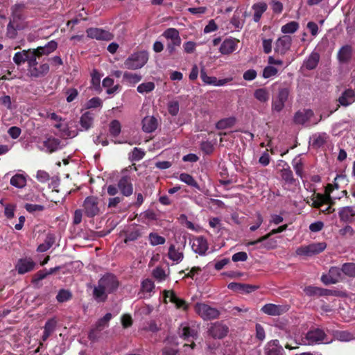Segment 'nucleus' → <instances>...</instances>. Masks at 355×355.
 <instances>
[{"label":"nucleus","mask_w":355,"mask_h":355,"mask_svg":"<svg viewBox=\"0 0 355 355\" xmlns=\"http://www.w3.org/2000/svg\"><path fill=\"white\" fill-rule=\"evenodd\" d=\"M119 285L116 276L107 273L98 280V285L94 288L93 296L98 302H105L107 298V294L114 292Z\"/></svg>","instance_id":"1"},{"label":"nucleus","mask_w":355,"mask_h":355,"mask_svg":"<svg viewBox=\"0 0 355 355\" xmlns=\"http://www.w3.org/2000/svg\"><path fill=\"white\" fill-rule=\"evenodd\" d=\"M162 36L168 40L166 52L167 55L170 57L175 53L176 48L181 44L182 40L179 31L175 28H169L163 33Z\"/></svg>","instance_id":"2"},{"label":"nucleus","mask_w":355,"mask_h":355,"mask_svg":"<svg viewBox=\"0 0 355 355\" xmlns=\"http://www.w3.org/2000/svg\"><path fill=\"white\" fill-rule=\"evenodd\" d=\"M148 60V53L142 51L131 54L124 62V67L135 70L143 67Z\"/></svg>","instance_id":"3"},{"label":"nucleus","mask_w":355,"mask_h":355,"mask_svg":"<svg viewBox=\"0 0 355 355\" xmlns=\"http://www.w3.org/2000/svg\"><path fill=\"white\" fill-rule=\"evenodd\" d=\"M289 95L290 89L288 87L279 88L277 95L272 100V112H280L284 108L285 103L288 100Z\"/></svg>","instance_id":"4"},{"label":"nucleus","mask_w":355,"mask_h":355,"mask_svg":"<svg viewBox=\"0 0 355 355\" xmlns=\"http://www.w3.org/2000/svg\"><path fill=\"white\" fill-rule=\"evenodd\" d=\"M195 311L204 320L216 319L220 314L217 309L205 303H197L195 305Z\"/></svg>","instance_id":"5"},{"label":"nucleus","mask_w":355,"mask_h":355,"mask_svg":"<svg viewBox=\"0 0 355 355\" xmlns=\"http://www.w3.org/2000/svg\"><path fill=\"white\" fill-rule=\"evenodd\" d=\"M112 317V314L107 313L103 318L98 319L94 327L89 332L88 338L93 342L96 341L99 338L98 333L108 327Z\"/></svg>","instance_id":"6"},{"label":"nucleus","mask_w":355,"mask_h":355,"mask_svg":"<svg viewBox=\"0 0 355 355\" xmlns=\"http://www.w3.org/2000/svg\"><path fill=\"white\" fill-rule=\"evenodd\" d=\"M98 198L95 196L87 197L83 205V211L85 214L89 218L94 217L99 214L100 207Z\"/></svg>","instance_id":"7"},{"label":"nucleus","mask_w":355,"mask_h":355,"mask_svg":"<svg viewBox=\"0 0 355 355\" xmlns=\"http://www.w3.org/2000/svg\"><path fill=\"white\" fill-rule=\"evenodd\" d=\"M326 247L327 245L324 242L313 243L308 245H304L298 248L296 250V253L298 255L311 257L322 252Z\"/></svg>","instance_id":"8"},{"label":"nucleus","mask_w":355,"mask_h":355,"mask_svg":"<svg viewBox=\"0 0 355 355\" xmlns=\"http://www.w3.org/2000/svg\"><path fill=\"white\" fill-rule=\"evenodd\" d=\"M127 171V169H125L122 171V175L117 183L120 192L123 196L126 197L130 196L133 193L132 179L130 175L126 174Z\"/></svg>","instance_id":"9"},{"label":"nucleus","mask_w":355,"mask_h":355,"mask_svg":"<svg viewBox=\"0 0 355 355\" xmlns=\"http://www.w3.org/2000/svg\"><path fill=\"white\" fill-rule=\"evenodd\" d=\"M178 334L184 340L196 338L198 336V327L193 323L183 322L179 327Z\"/></svg>","instance_id":"10"},{"label":"nucleus","mask_w":355,"mask_h":355,"mask_svg":"<svg viewBox=\"0 0 355 355\" xmlns=\"http://www.w3.org/2000/svg\"><path fill=\"white\" fill-rule=\"evenodd\" d=\"M342 270L338 267H331L328 274L322 275L321 281L325 285L334 284L339 282L342 279Z\"/></svg>","instance_id":"11"},{"label":"nucleus","mask_w":355,"mask_h":355,"mask_svg":"<svg viewBox=\"0 0 355 355\" xmlns=\"http://www.w3.org/2000/svg\"><path fill=\"white\" fill-rule=\"evenodd\" d=\"M229 328L221 322L212 323L209 329V334L214 338L221 339L227 336Z\"/></svg>","instance_id":"12"},{"label":"nucleus","mask_w":355,"mask_h":355,"mask_svg":"<svg viewBox=\"0 0 355 355\" xmlns=\"http://www.w3.org/2000/svg\"><path fill=\"white\" fill-rule=\"evenodd\" d=\"M288 310L287 305H277L274 304H266L261 308V311L264 313L277 316L286 313Z\"/></svg>","instance_id":"13"},{"label":"nucleus","mask_w":355,"mask_h":355,"mask_svg":"<svg viewBox=\"0 0 355 355\" xmlns=\"http://www.w3.org/2000/svg\"><path fill=\"white\" fill-rule=\"evenodd\" d=\"M36 263L31 258L20 259L15 265V270L23 275L33 270Z\"/></svg>","instance_id":"14"},{"label":"nucleus","mask_w":355,"mask_h":355,"mask_svg":"<svg viewBox=\"0 0 355 355\" xmlns=\"http://www.w3.org/2000/svg\"><path fill=\"white\" fill-rule=\"evenodd\" d=\"M292 39L291 36L284 35L280 37L275 43V52L284 55L291 46Z\"/></svg>","instance_id":"15"},{"label":"nucleus","mask_w":355,"mask_h":355,"mask_svg":"<svg viewBox=\"0 0 355 355\" xmlns=\"http://www.w3.org/2000/svg\"><path fill=\"white\" fill-rule=\"evenodd\" d=\"M265 355H284V350L277 339L269 341L264 348Z\"/></svg>","instance_id":"16"},{"label":"nucleus","mask_w":355,"mask_h":355,"mask_svg":"<svg viewBox=\"0 0 355 355\" xmlns=\"http://www.w3.org/2000/svg\"><path fill=\"white\" fill-rule=\"evenodd\" d=\"M191 248L194 252L204 255L208 250V243L206 239L198 236L193 239Z\"/></svg>","instance_id":"17"},{"label":"nucleus","mask_w":355,"mask_h":355,"mask_svg":"<svg viewBox=\"0 0 355 355\" xmlns=\"http://www.w3.org/2000/svg\"><path fill=\"white\" fill-rule=\"evenodd\" d=\"M339 105L337 107L340 105L343 107H347L352 105L355 101V91L352 89H345L338 98ZM338 108H336L337 110Z\"/></svg>","instance_id":"18"},{"label":"nucleus","mask_w":355,"mask_h":355,"mask_svg":"<svg viewBox=\"0 0 355 355\" xmlns=\"http://www.w3.org/2000/svg\"><path fill=\"white\" fill-rule=\"evenodd\" d=\"M239 40L234 38L225 40L219 49L220 52L224 55H228L236 51Z\"/></svg>","instance_id":"19"},{"label":"nucleus","mask_w":355,"mask_h":355,"mask_svg":"<svg viewBox=\"0 0 355 355\" xmlns=\"http://www.w3.org/2000/svg\"><path fill=\"white\" fill-rule=\"evenodd\" d=\"M164 298H168L169 301L173 303L178 309H182L187 310L188 304L187 302L178 297L176 296L175 293L173 291H164Z\"/></svg>","instance_id":"20"},{"label":"nucleus","mask_w":355,"mask_h":355,"mask_svg":"<svg viewBox=\"0 0 355 355\" xmlns=\"http://www.w3.org/2000/svg\"><path fill=\"white\" fill-rule=\"evenodd\" d=\"M26 9V5L23 3H15L13 5L11 10V17L10 20L15 22H20L24 19L23 12Z\"/></svg>","instance_id":"21"},{"label":"nucleus","mask_w":355,"mask_h":355,"mask_svg":"<svg viewBox=\"0 0 355 355\" xmlns=\"http://www.w3.org/2000/svg\"><path fill=\"white\" fill-rule=\"evenodd\" d=\"M49 71V65L47 63L41 64L40 66L35 65L31 69H28V75L33 78H40L46 76Z\"/></svg>","instance_id":"22"},{"label":"nucleus","mask_w":355,"mask_h":355,"mask_svg":"<svg viewBox=\"0 0 355 355\" xmlns=\"http://www.w3.org/2000/svg\"><path fill=\"white\" fill-rule=\"evenodd\" d=\"M325 337L324 332L319 329L308 331L306 335V339L309 345H313L323 341Z\"/></svg>","instance_id":"23"},{"label":"nucleus","mask_w":355,"mask_h":355,"mask_svg":"<svg viewBox=\"0 0 355 355\" xmlns=\"http://www.w3.org/2000/svg\"><path fill=\"white\" fill-rule=\"evenodd\" d=\"M320 55L319 53L313 51L303 62L302 67L307 70L315 69L319 63Z\"/></svg>","instance_id":"24"},{"label":"nucleus","mask_w":355,"mask_h":355,"mask_svg":"<svg viewBox=\"0 0 355 355\" xmlns=\"http://www.w3.org/2000/svg\"><path fill=\"white\" fill-rule=\"evenodd\" d=\"M200 78L205 84L214 86H221L227 82L226 79L218 80L214 76H207L204 67L200 70Z\"/></svg>","instance_id":"25"},{"label":"nucleus","mask_w":355,"mask_h":355,"mask_svg":"<svg viewBox=\"0 0 355 355\" xmlns=\"http://www.w3.org/2000/svg\"><path fill=\"white\" fill-rule=\"evenodd\" d=\"M313 116V112L311 110H303L302 111H297L295 114L293 121L296 124L303 125Z\"/></svg>","instance_id":"26"},{"label":"nucleus","mask_w":355,"mask_h":355,"mask_svg":"<svg viewBox=\"0 0 355 355\" xmlns=\"http://www.w3.org/2000/svg\"><path fill=\"white\" fill-rule=\"evenodd\" d=\"M57 320L55 318L49 319L44 327V333L42 336V340L46 341L48 338L54 332L57 326Z\"/></svg>","instance_id":"27"},{"label":"nucleus","mask_w":355,"mask_h":355,"mask_svg":"<svg viewBox=\"0 0 355 355\" xmlns=\"http://www.w3.org/2000/svg\"><path fill=\"white\" fill-rule=\"evenodd\" d=\"M58 46V44L54 40H51L49 42L44 46H39L37 49H34L33 50L37 54L38 57H42V55H47L49 53L54 51Z\"/></svg>","instance_id":"28"},{"label":"nucleus","mask_w":355,"mask_h":355,"mask_svg":"<svg viewBox=\"0 0 355 355\" xmlns=\"http://www.w3.org/2000/svg\"><path fill=\"white\" fill-rule=\"evenodd\" d=\"M157 127V120L154 116H146L142 121V129L144 132L150 133Z\"/></svg>","instance_id":"29"},{"label":"nucleus","mask_w":355,"mask_h":355,"mask_svg":"<svg viewBox=\"0 0 355 355\" xmlns=\"http://www.w3.org/2000/svg\"><path fill=\"white\" fill-rule=\"evenodd\" d=\"M352 48L349 45L343 46L338 52L340 62L347 63L352 58Z\"/></svg>","instance_id":"30"},{"label":"nucleus","mask_w":355,"mask_h":355,"mask_svg":"<svg viewBox=\"0 0 355 355\" xmlns=\"http://www.w3.org/2000/svg\"><path fill=\"white\" fill-rule=\"evenodd\" d=\"M23 28L24 26L20 22L10 20L7 26L6 35L10 39H14L17 35V31Z\"/></svg>","instance_id":"31"},{"label":"nucleus","mask_w":355,"mask_h":355,"mask_svg":"<svg viewBox=\"0 0 355 355\" xmlns=\"http://www.w3.org/2000/svg\"><path fill=\"white\" fill-rule=\"evenodd\" d=\"M340 220L344 222H351L355 216V209L353 207H344L339 211Z\"/></svg>","instance_id":"32"},{"label":"nucleus","mask_w":355,"mask_h":355,"mask_svg":"<svg viewBox=\"0 0 355 355\" xmlns=\"http://www.w3.org/2000/svg\"><path fill=\"white\" fill-rule=\"evenodd\" d=\"M245 23V15L241 10H236L232 18L231 19V24L236 29H241Z\"/></svg>","instance_id":"33"},{"label":"nucleus","mask_w":355,"mask_h":355,"mask_svg":"<svg viewBox=\"0 0 355 355\" xmlns=\"http://www.w3.org/2000/svg\"><path fill=\"white\" fill-rule=\"evenodd\" d=\"M94 121V114L90 112H86L83 114H82L80 119V124L81 125V130H89Z\"/></svg>","instance_id":"34"},{"label":"nucleus","mask_w":355,"mask_h":355,"mask_svg":"<svg viewBox=\"0 0 355 355\" xmlns=\"http://www.w3.org/2000/svg\"><path fill=\"white\" fill-rule=\"evenodd\" d=\"M280 173L282 180L285 181L286 183L288 184H295V180L293 177V172L287 163H284V166L281 170Z\"/></svg>","instance_id":"35"},{"label":"nucleus","mask_w":355,"mask_h":355,"mask_svg":"<svg viewBox=\"0 0 355 355\" xmlns=\"http://www.w3.org/2000/svg\"><path fill=\"white\" fill-rule=\"evenodd\" d=\"M287 227H288L287 225H282V226L279 227L277 229H274L270 233L267 234L266 235H265V236H263L262 237H260L259 239H258L257 240L252 241H250V242L247 243L246 245L247 246H250V245H257V244H259V243L263 242V241L267 240L268 239H269V237L270 236H272V235H273L275 234L282 232L283 231H284L287 228Z\"/></svg>","instance_id":"36"},{"label":"nucleus","mask_w":355,"mask_h":355,"mask_svg":"<svg viewBox=\"0 0 355 355\" xmlns=\"http://www.w3.org/2000/svg\"><path fill=\"white\" fill-rule=\"evenodd\" d=\"M254 10L253 19L255 22L259 21L261 15L267 10V4L264 2H259L252 6Z\"/></svg>","instance_id":"37"},{"label":"nucleus","mask_w":355,"mask_h":355,"mask_svg":"<svg viewBox=\"0 0 355 355\" xmlns=\"http://www.w3.org/2000/svg\"><path fill=\"white\" fill-rule=\"evenodd\" d=\"M55 236L53 234H48L45 238L44 243L40 244L37 250L40 252H44L48 250L55 243Z\"/></svg>","instance_id":"38"},{"label":"nucleus","mask_w":355,"mask_h":355,"mask_svg":"<svg viewBox=\"0 0 355 355\" xmlns=\"http://www.w3.org/2000/svg\"><path fill=\"white\" fill-rule=\"evenodd\" d=\"M168 257L171 260L179 263L183 259L184 254L182 252L177 250L174 245H171L168 248Z\"/></svg>","instance_id":"39"},{"label":"nucleus","mask_w":355,"mask_h":355,"mask_svg":"<svg viewBox=\"0 0 355 355\" xmlns=\"http://www.w3.org/2000/svg\"><path fill=\"white\" fill-rule=\"evenodd\" d=\"M60 139L54 137H49L44 141V146L46 148L48 152L53 153L60 148Z\"/></svg>","instance_id":"40"},{"label":"nucleus","mask_w":355,"mask_h":355,"mask_svg":"<svg viewBox=\"0 0 355 355\" xmlns=\"http://www.w3.org/2000/svg\"><path fill=\"white\" fill-rule=\"evenodd\" d=\"M331 197L329 195L324 196L318 193L315 198L312 199V206L315 208H321L323 205L329 203Z\"/></svg>","instance_id":"41"},{"label":"nucleus","mask_w":355,"mask_h":355,"mask_svg":"<svg viewBox=\"0 0 355 355\" xmlns=\"http://www.w3.org/2000/svg\"><path fill=\"white\" fill-rule=\"evenodd\" d=\"M180 180L189 186L193 187L198 190H200V187L195 179L189 174L182 173L180 175Z\"/></svg>","instance_id":"42"},{"label":"nucleus","mask_w":355,"mask_h":355,"mask_svg":"<svg viewBox=\"0 0 355 355\" xmlns=\"http://www.w3.org/2000/svg\"><path fill=\"white\" fill-rule=\"evenodd\" d=\"M123 81L128 84L135 85L141 80V76L137 73L125 72L123 75Z\"/></svg>","instance_id":"43"},{"label":"nucleus","mask_w":355,"mask_h":355,"mask_svg":"<svg viewBox=\"0 0 355 355\" xmlns=\"http://www.w3.org/2000/svg\"><path fill=\"white\" fill-rule=\"evenodd\" d=\"M254 96L259 101L266 103L269 100L270 94L266 88H260L255 90Z\"/></svg>","instance_id":"44"},{"label":"nucleus","mask_w":355,"mask_h":355,"mask_svg":"<svg viewBox=\"0 0 355 355\" xmlns=\"http://www.w3.org/2000/svg\"><path fill=\"white\" fill-rule=\"evenodd\" d=\"M327 139V135L325 133L313 135L311 137L313 146L320 148L326 143Z\"/></svg>","instance_id":"45"},{"label":"nucleus","mask_w":355,"mask_h":355,"mask_svg":"<svg viewBox=\"0 0 355 355\" xmlns=\"http://www.w3.org/2000/svg\"><path fill=\"white\" fill-rule=\"evenodd\" d=\"M10 184L17 188H23L26 186V180L21 174H17L10 179Z\"/></svg>","instance_id":"46"},{"label":"nucleus","mask_w":355,"mask_h":355,"mask_svg":"<svg viewBox=\"0 0 355 355\" xmlns=\"http://www.w3.org/2000/svg\"><path fill=\"white\" fill-rule=\"evenodd\" d=\"M141 236V232L139 229L133 228L125 233V238L124 243H127L129 241H135Z\"/></svg>","instance_id":"47"},{"label":"nucleus","mask_w":355,"mask_h":355,"mask_svg":"<svg viewBox=\"0 0 355 355\" xmlns=\"http://www.w3.org/2000/svg\"><path fill=\"white\" fill-rule=\"evenodd\" d=\"M157 219V214L153 210L148 209L139 214V220L142 223H147V221L156 220Z\"/></svg>","instance_id":"48"},{"label":"nucleus","mask_w":355,"mask_h":355,"mask_svg":"<svg viewBox=\"0 0 355 355\" xmlns=\"http://www.w3.org/2000/svg\"><path fill=\"white\" fill-rule=\"evenodd\" d=\"M299 28V24L297 21H291L281 28V31L284 34L294 33Z\"/></svg>","instance_id":"49"},{"label":"nucleus","mask_w":355,"mask_h":355,"mask_svg":"<svg viewBox=\"0 0 355 355\" xmlns=\"http://www.w3.org/2000/svg\"><path fill=\"white\" fill-rule=\"evenodd\" d=\"M28 53V50H23L22 51L17 52L13 57L14 62L17 65H21L27 62Z\"/></svg>","instance_id":"50"},{"label":"nucleus","mask_w":355,"mask_h":355,"mask_svg":"<svg viewBox=\"0 0 355 355\" xmlns=\"http://www.w3.org/2000/svg\"><path fill=\"white\" fill-rule=\"evenodd\" d=\"M149 242L151 245L155 246L162 245L166 242L164 237L158 235L157 233L151 232L148 235Z\"/></svg>","instance_id":"51"},{"label":"nucleus","mask_w":355,"mask_h":355,"mask_svg":"<svg viewBox=\"0 0 355 355\" xmlns=\"http://www.w3.org/2000/svg\"><path fill=\"white\" fill-rule=\"evenodd\" d=\"M343 273L350 277H355V263H345L342 266Z\"/></svg>","instance_id":"52"},{"label":"nucleus","mask_w":355,"mask_h":355,"mask_svg":"<svg viewBox=\"0 0 355 355\" xmlns=\"http://www.w3.org/2000/svg\"><path fill=\"white\" fill-rule=\"evenodd\" d=\"M37 58H39V57L33 49H28V57H27L28 69H31L33 67L37 65V64H38V62H37Z\"/></svg>","instance_id":"53"},{"label":"nucleus","mask_w":355,"mask_h":355,"mask_svg":"<svg viewBox=\"0 0 355 355\" xmlns=\"http://www.w3.org/2000/svg\"><path fill=\"white\" fill-rule=\"evenodd\" d=\"M293 167L297 176L303 178V163L301 159L295 158L292 162Z\"/></svg>","instance_id":"54"},{"label":"nucleus","mask_w":355,"mask_h":355,"mask_svg":"<svg viewBox=\"0 0 355 355\" xmlns=\"http://www.w3.org/2000/svg\"><path fill=\"white\" fill-rule=\"evenodd\" d=\"M145 155V152L142 150L141 148H134L132 153L130 155L129 159L130 161H139L141 160Z\"/></svg>","instance_id":"55"},{"label":"nucleus","mask_w":355,"mask_h":355,"mask_svg":"<svg viewBox=\"0 0 355 355\" xmlns=\"http://www.w3.org/2000/svg\"><path fill=\"white\" fill-rule=\"evenodd\" d=\"M72 297L71 293L65 289H61L58 292L56 299L59 302H64L69 300Z\"/></svg>","instance_id":"56"},{"label":"nucleus","mask_w":355,"mask_h":355,"mask_svg":"<svg viewBox=\"0 0 355 355\" xmlns=\"http://www.w3.org/2000/svg\"><path fill=\"white\" fill-rule=\"evenodd\" d=\"M155 89V84L153 82L144 83L137 87V92L141 94L148 93Z\"/></svg>","instance_id":"57"},{"label":"nucleus","mask_w":355,"mask_h":355,"mask_svg":"<svg viewBox=\"0 0 355 355\" xmlns=\"http://www.w3.org/2000/svg\"><path fill=\"white\" fill-rule=\"evenodd\" d=\"M121 123L117 120H113L110 124V132L113 137L118 136L121 132Z\"/></svg>","instance_id":"58"},{"label":"nucleus","mask_w":355,"mask_h":355,"mask_svg":"<svg viewBox=\"0 0 355 355\" xmlns=\"http://www.w3.org/2000/svg\"><path fill=\"white\" fill-rule=\"evenodd\" d=\"M336 338L341 342H348L354 338L353 335L345 331H338L336 334Z\"/></svg>","instance_id":"59"},{"label":"nucleus","mask_w":355,"mask_h":355,"mask_svg":"<svg viewBox=\"0 0 355 355\" xmlns=\"http://www.w3.org/2000/svg\"><path fill=\"white\" fill-rule=\"evenodd\" d=\"M101 30V28H89L86 31L87 35L90 38L100 40Z\"/></svg>","instance_id":"60"},{"label":"nucleus","mask_w":355,"mask_h":355,"mask_svg":"<svg viewBox=\"0 0 355 355\" xmlns=\"http://www.w3.org/2000/svg\"><path fill=\"white\" fill-rule=\"evenodd\" d=\"M277 72L278 71L275 67L269 65L264 68L262 76L264 78H269L276 76Z\"/></svg>","instance_id":"61"},{"label":"nucleus","mask_w":355,"mask_h":355,"mask_svg":"<svg viewBox=\"0 0 355 355\" xmlns=\"http://www.w3.org/2000/svg\"><path fill=\"white\" fill-rule=\"evenodd\" d=\"M102 105V101L98 97H94L89 100L86 104V107L87 109L90 108H96L98 107L101 106Z\"/></svg>","instance_id":"62"},{"label":"nucleus","mask_w":355,"mask_h":355,"mask_svg":"<svg viewBox=\"0 0 355 355\" xmlns=\"http://www.w3.org/2000/svg\"><path fill=\"white\" fill-rule=\"evenodd\" d=\"M153 277L157 279L158 281H163L166 278V274L165 271L159 267H157L153 271Z\"/></svg>","instance_id":"63"},{"label":"nucleus","mask_w":355,"mask_h":355,"mask_svg":"<svg viewBox=\"0 0 355 355\" xmlns=\"http://www.w3.org/2000/svg\"><path fill=\"white\" fill-rule=\"evenodd\" d=\"M141 287L144 291L150 293L153 290L155 285L152 280L146 279L142 282Z\"/></svg>","instance_id":"64"}]
</instances>
